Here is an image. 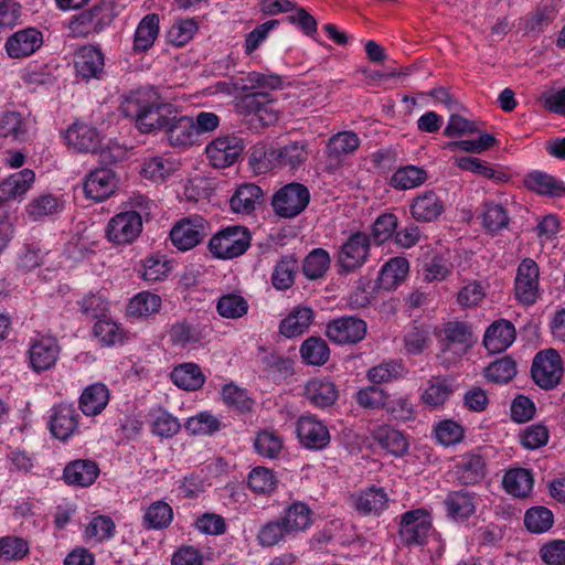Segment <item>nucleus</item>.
I'll return each mask as SVG.
<instances>
[{
	"label": "nucleus",
	"instance_id": "473e14b6",
	"mask_svg": "<svg viewBox=\"0 0 565 565\" xmlns=\"http://www.w3.org/2000/svg\"><path fill=\"white\" fill-rule=\"evenodd\" d=\"M35 174L30 169L11 174L0 184V203L15 199L25 193L34 182Z\"/></svg>",
	"mask_w": 565,
	"mask_h": 565
},
{
	"label": "nucleus",
	"instance_id": "a878e982",
	"mask_svg": "<svg viewBox=\"0 0 565 565\" xmlns=\"http://www.w3.org/2000/svg\"><path fill=\"white\" fill-rule=\"evenodd\" d=\"M356 511L363 515H380L387 507V494L383 488L370 487L353 495Z\"/></svg>",
	"mask_w": 565,
	"mask_h": 565
},
{
	"label": "nucleus",
	"instance_id": "393cba45",
	"mask_svg": "<svg viewBox=\"0 0 565 565\" xmlns=\"http://www.w3.org/2000/svg\"><path fill=\"white\" fill-rule=\"evenodd\" d=\"M99 475V468L92 460H74L66 465L63 479L70 486L88 487L95 482Z\"/></svg>",
	"mask_w": 565,
	"mask_h": 565
},
{
	"label": "nucleus",
	"instance_id": "37998d69",
	"mask_svg": "<svg viewBox=\"0 0 565 565\" xmlns=\"http://www.w3.org/2000/svg\"><path fill=\"white\" fill-rule=\"evenodd\" d=\"M409 264L404 257L391 258L381 269L379 281L385 289L395 288L408 274Z\"/></svg>",
	"mask_w": 565,
	"mask_h": 565
},
{
	"label": "nucleus",
	"instance_id": "f8f14e48",
	"mask_svg": "<svg viewBox=\"0 0 565 565\" xmlns=\"http://www.w3.org/2000/svg\"><path fill=\"white\" fill-rule=\"evenodd\" d=\"M516 299L525 306L533 305L539 296V266L531 258L521 262L514 286Z\"/></svg>",
	"mask_w": 565,
	"mask_h": 565
},
{
	"label": "nucleus",
	"instance_id": "4be33fe9",
	"mask_svg": "<svg viewBox=\"0 0 565 565\" xmlns=\"http://www.w3.org/2000/svg\"><path fill=\"white\" fill-rule=\"evenodd\" d=\"M515 335L513 323L501 319L488 327L483 337V345L490 353H499L507 350L514 342Z\"/></svg>",
	"mask_w": 565,
	"mask_h": 565
},
{
	"label": "nucleus",
	"instance_id": "4c0bfd02",
	"mask_svg": "<svg viewBox=\"0 0 565 565\" xmlns=\"http://www.w3.org/2000/svg\"><path fill=\"white\" fill-rule=\"evenodd\" d=\"M170 376L178 387L185 391H195L200 388L205 381L200 366L195 363H183L175 366Z\"/></svg>",
	"mask_w": 565,
	"mask_h": 565
},
{
	"label": "nucleus",
	"instance_id": "f03ea898",
	"mask_svg": "<svg viewBox=\"0 0 565 565\" xmlns=\"http://www.w3.org/2000/svg\"><path fill=\"white\" fill-rule=\"evenodd\" d=\"M252 236L247 227L227 226L214 234L210 242V252L217 258L232 259L243 255L250 245Z\"/></svg>",
	"mask_w": 565,
	"mask_h": 565
},
{
	"label": "nucleus",
	"instance_id": "3c124183",
	"mask_svg": "<svg viewBox=\"0 0 565 565\" xmlns=\"http://www.w3.org/2000/svg\"><path fill=\"white\" fill-rule=\"evenodd\" d=\"M26 124L18 111H7L0 117V136L12 140L26 138Z\"/></svg>",
	"mask_w": 565,
	"mask_h": 565
},
{
	"label": "nucleus",
	"instance_id": "412c9836",
	"mask_svg": "<svg viewBox=\"0 0 565 565\" xmlns=\"http://www.w3.org/2000/svg\"><path fill=\"white\" fill-rule=\"evenodd\" d=\"M409 210L414 220L428 223L444 213L445 204L435 191L427 190L413 199Z\"/></svg>",
	"mask_w": 565,
	"mask_h": 565
},
{
	"label": "nucleus",
	"instance_id": "7ed1b4c3",
	"mask_svg": "<svg viewBox=\"0 0 565 565\" xmlns=\"http://www.w3.org/2000/svg\"><path fill=\"white\" fill-rule=\"evenodd\" d=\"M114 17V3L109 0H102L89 10L72 18L70 21L71 33L73 36L82 38L99 33L113 22Z\"/></svg>",
	"mask_w": 565,
	"mask_h": 565
},
{
	"label": "nucleus",
	"instance_id": "8fccbe9b",
	"mask_svg": "<svg viewBox=\"0 0 565 565\" xmlns=\"http://www.w3.org/2000/svg\"><path fill=\"white\" fill-rule=\"evenodd\" d=\"M516 375L515 361L509 356H502L490 363L484 370V376L497 384H507Z\"/></svg>",
	"mask_w": 565,
	"mask_h": 565
},
{
	"label": "nucleus",
	"instance_id": "13d9d810",
	"mask_svg": "<svg viewBox=\"0 0 565 565\" xmlns=\"http://www.w3.org/2000/svg\"><path fill=\"white\" fill-rule=\"evenodd\" d=\"M360 146V139L356 134L352 131H344L334 135L330 138L328 150L330 156L341 157L352 153Z\"/></svg>",
	"mask_w": 565,
	"mask_h": 565
},
{
	"label": "nucleus",
	"instance_id": "39448f33",
	"mask_svg": "<svg viewBox=\"0 0 565 565\" xmlns=\"http://www.w3.org/2000/svg\"><path fill=\"white\" fill-rule=\"evenodd\" d=\"M531 375L543 390L554 388L563 376V360L554 349L537 352L532 361Z\"/></svg>",
	"mask_w": 565,
	"mask_h": 565
},
{
	"label": "nucleus",
	"instance_id": "0eeeda50",
	"mask_svg": "<svg viewBox=\"0 0 565 565\" xmlns=\"http://www.w3.org/2000/svg\"><path fill=\"white\" fill-rule=\"evenodd\" d=\"M142 232L140 215L124 210L114 215L106 227V237L117 245H128L135 242Z\"/></svg>",
	"mask_w": 565,
	"mask_h": 565
},
{
	"label": "nucleus",
	"instance_id": "a19ab883",
	"mask_svg": "<svg viewBox=\"0 0 565 565\" xmlns=\"http://www.w3.org/2000/svg\"><path fill=\"white\" fill-rule=\"evenodd\" d=\"M444 504L447 509L448 515L456 520H463L475 512V497L467 491H452L450 492Z\"/></svg>",
	"mask_w": 565,
	"mask_h": 565
},
{
	"label": "nucleus",
	"instance_id": "c03bdc74",
	"mask_svg": "<svg viewBox=\"0 0 565 565\" xmlns=\"http://www.w3.org/2000/svg\"><path fill=\"white\" fill-rule=\"evenodd\" d=\"M374 437L382 448L396 457L403 456L408 449V441L399 430L381 427L376 430Z\"/></svg>",
	"mask_w": 565,
	"mask_h": 565
},
{
	"label": "nucleus",
	"instance_id": "5701e85b",
	"mask_svg": "<svg viewBox=\"0 0 565 565\" xmlns=\"http://www.w3.org/2000/svg\"><path fill=\"white\" fill-rule=\"evenodd\" d=\"M455 469L462 486H473L486 477V459L479 454L468 452L460 457Z\"/></svg>",
	"mask_w": 565,
	"mask_h": 565
},
{
	"label": "nucleus",
	"instance_id": "79ce46f5",
	"mask_svg": "<svg viewBox=\"0 0 565 565\" xmlns=\"http://www.w3.org/2000/svg\"><path fill=\"white\" fill-rule=\"evenodd\" d=\"M298 270V260L294 255L282 256L276 264L271 284L277 290H287L295 282V276Z\"/></svg>",
	"mask_w": 565,
	"mask_h": 565
},
{
	"label": "nucleus",
	"instance_id": "864d4df0",
	"mask_svg": "<svg viewBox=\"0 0 565 565\" xmlns=\"http://www.w3.org/2000/svg\"><path fill=\"white\" fill-rule=\"evenodd\" d=\"M173 519L172 508L163 501L152 503L143 515V522L148 529L168 527Z\"/></svg>",
	"mask_w": 565,
	"mask_h": 565
},
{
	"label": "nucleus",
	"instance_id": "9b49d317",
	"mask_svg": "<svg viewBox=\"0 0 565 565\" xmlns=\"http://www.w3.org/2000/svg\"><path fill=\"white\" fill-rule=\"evenodd\" d=\"M206 236L204 220L200 216L182 218L171 230L172 244L180 250L192 249Z\"/></svg>",
	"mask_w": 565,
	"mask_h": 565
},
{
	"label": "nucleus",
	"instance_id": "f3484780",
	"mask_svg": "<svg viewBox=\"0 0 565 565\" xmlns=\"http://www.w3.org/2000/svg\"><path fill=\"white\" fill-rule=\"evenodd\" d=\"M74 65L82 78H99L105 66L104 54L98 46L83 45L74 54Z\"/></svg>",
	"mask_w": 565,
	"mask_h": 565
},
{
	"label": "nucleus",
	"instance_id": "a18cd8bd",
	"mask_svg": "<svg viewBox=\"0 0 565 565\" xmlns=\"http://www.w3.org/2000/svg\"><path fill=\"white\" fill-rule=\"evenodd\" d=\"M160 307V296L150 291H141L129 301L127 311L129 316L141 318L158 313Z\"/></svg>",
	"mask_w": 565,
	"mask_h": 565
},
{
	"label": "nucleus",
	"instance_id": "0e129e2a",
	"mask_svg": "<svg viewBox=\"0 0 565 565\" xmlns=\"http://www.w3.org/2000/svg\"><path fill=\"white\" fill-rule=\"evenodd\" d=\"M256 451L267 458H276L282 448L281 438L274 431H260L254 441Z\"/></svg>",
	"mask_w": 565,
	"mask_h": 565
},
{
	"label": "nucleus",
	"instance_id": "c9c22d12",
	"mask_svg": "<svg viewBox=\"0 0 565 565\" xmlns=\"http://www.w3.org/2000/svg\"><path fill=\"white\" fill-rule=\"evenodd\" d=\"M428 173L424 168L407 164L398 168L390 179V185L395 190H411L427 181Z\"/></svg>",
	"mask_w": 565,
	"mask_h": 565
},
{
	"label": "nucleus",
	"instance_id": "4d7b16f0",
	"mask_svg": "<svg viewBox=\"0 0 565 565\" xmlns=\"http://www.w3.org/2000/svg\"><path fill=\"white\" fill-rule=\"evenodd\" d=\"M152 433L157 436L170 438L180 431L181 424L177 417L164 409H158L153 413Z\"/></svg>",
	"mask_w": 565,
	"mask_h": 565
},
{
	"label": "nucleus",
	"instance_id": "ea45409f",
	"mask_svg": "<svg viewBox=\"0 0 565 565\" xmlns=\"http://www.w3.org/2000/svg\"><path fill=\"white\" fill-rule=\"evenodd\" d=\"M159 33V15L147 14L138 24L135 33L134 50L138 52L148 51L154 43Z\"/></svg>",
	"mask_w": 565,
	"mask_h": 565
},
{
	"label": "nucleus",
	"instance_id": "052dcab7",
	"mask_svg": "<svg viewBox=\"0 0 565 565\" xmlns=\"http://www.w3.org/2000/svg\"><path fill=\"white\" fill-rule=\"evenodd\" d=\"M277 484L273 470L265 467H255L248 475V487L258 493L274 491Z\"/></svg>",
	"mask_w": 565,
	"mask_h": 565
},
{
	"label": "nucleus",
	"instance_id": "bb28decb",
	"mask_svg": "<svg viewBox=\"0 0 565 565\" xmlns=\"http://www.w3.org/2000/svg\"><path fill=\"white\" fill-rule=\"evenodd\" d=\"M523 182L527 190L540 195L562 196L565 191L563 181L540 170L529 172Z\"/></svg>",
	"mask_w": 565,
	"mask_h": 565
},
{
	"label": "nucleus",
	"instance_id": "72a5a7b5",
	"mask_svg": "<svg viewBox=\"0 0 565 565\" xmlns=\"http://www.w3.org/2000/svg\"><path fill=\"white\" fill-rule=\"evenodd\" d=\"M281 77L276 74L252 72L236 81L235 88L242 93L267 92L281 86Z\"/></svg>",
	"mask_w": 565,
	"mask_h": 565
},
{
	"label": "nucleus",
	"instance_id": "2f4dec72",
	"mask_svg": "<svg viewBox=\"0 0 565 565\" xmlns=\"http://www.w3.org/2000/svg\"><path fill=\"white\" fill-rule=\"evenodd\" d=\"M109 392L106 385L95 383L87 386L79 397V408L87 416H95L106 407Z\"/></svg>",
	"mask_w": 565,
	"mask_h": 565
},
{
	"label": "nucleus",
	"instance_id": "6ab92c4d",
	"mask_svg": "<svg viewBox=\"0 0 565 565\" xmlns=\"http://www.w3.org/2000/svg\"><path fill=\"white\" fill-rule=\"evenodd\" d=\"M42 43V33L34 28H26L8 38L6 51L12 58L26 57L40 49Z\"/></svg>",
	"mask_w": 565,
	"mask_h": 565
},
{
	"label": "nucleus",
	"instance_id": "c756f323",
	"mask_svg": "<svg viewBox=\"0 0 565 565\" xmlns=\"http://www.w3.org/2000/svg\"><path fill=\"white\" fill-rule=\"evenodd\" d=\"M315 316V311L309 307H296L281 320L279 331L286 338L298 337L310 327Z\"/></svg>",
	"mask_w": 565,
	"mask_h": 565
},
{
	"label": "nucleus",
	"instance_id": "6e6d98bb",
	"mask_svg": "<svg viewBox=\"0 0 565 565\" xmlns=\"http://www.w3.org/2000/svg\"><path fill=\"white\" fill-rule=\"evenodd\" d=\"M281 519L271 520L260 526L257 541L263 547H270L290 535L288 529L282 524Z\"/></svg>",
	"mask_w": 565,
	"mask_h": 565
},
{
	"label": "nucleus",
	"instance_id": "1a4fd4ad",
	"mask_svg": "<svg viewBox=\"0 0 565 565\" xmlns=\"http://www.w3.org/2000/svg\"><path fill=\"white\" fill-rule=\"evenodd\" d=\"M243 150V139L231 135L214 139L207 145L205 152L211 164L220 169L234 164Z\"/></svg>",
	"mask_w": 565,
	"mask_h": 565
},
{
	"label": "nucleus",
	"instance_id": "c85d7f7f",
	"mask_svg": "<svg viewBox=\"0 0 565 565\" xmlns=\"http://www.w3.org/2000/svg\"><path fill=\"white\" fill-rule=\"evenodd\" d=\"M66 140L70 146L81 152H95L99 147L98 131L84 124H75L67 129Z\"/></svg>",
	"mask_w": 565,
	"mask_h": 565
},
{
	"label": "nucleus",
	"instance_id": "b1692460",
	"mask_svg": "<svg viewBox=\"0 0 565 565\" xmlns=\"http://www.w3.org/2000/svg\"><path fill=\"white\" fill-rule=\"evenodd\" d=\"M305 395L312 405L326 408L337 402L339 392L331 380L313 377L307 382Z\"/></svg>",
	"mask_w": 565,
	"mask_h": 565
},
{
	"label": "nucleus",
	"instance_id": "dca6fc26",
	"mask_svg": "<svg viewBox=\"0 0 565 565\" xmlns=\"http://www.w3.org/2000/svg\"><path fill=\"white\" fill-rule=\"evenodd\" d=\"M273 99L268 92H253L242 98V109L252 115V121L257 120L263 127L278 120V113L271 106Z\"/></svg>",
	"mask_w": 565,
	"mask_h": 565
},
{
	"label": "nucleus",
	"instance_id": "69168bd1",
	"mask_svg": "<svg viewBox=\"0 0 565 565\" xmlns=\"http://www.w3.org/2000/svg\"><path fill=\"white\" fill-rule=\"evenodd\" d=\"M198 30V23L193 19L177 21L168 31L167 39L174 46L185 45Z\"/></svg>",
	"mask_w": 565,
	"mask_h": 565
},
{
	"label": "nucleus",
	"instance_id": "e433bc0d",
	"mask_svg": "<svg viewBox=\"0 0 565 565\" xmlns=\"http://www.w3.org/2000/svg\"><path fill=\"white\" fill-rule=\"evenodd\" d=\"M269 157L282 167L295 169L307 160L308 152L303 141H292L278 149H271Z\"/></svg>",
	"mask_w": 565,
	"mask_h": 565
},
{
	"label": "nucleus",
	"instance_id": "f704fd0d",
	"mask_svg": "<svg viewBox=\"0 0 565 565\" xmlns=\"http://www.w3.org/2000/svg\"><path fill=\"white\" fill-rule=\"evenodd\" d=\"M290 534L307 530L312 524V511L308 504L296 501L291 503L280 518Z\"/></svg>",
	"mask_w": 565,
	"mask_h": 565
},
{
	"label": "nucleus",
	"instance_id": "09e8293b",
	"mask_svg": "<svg viewBox=\"0 0 565 565\" xmlns=\"http://www.w3.org/2000/svg\"><path fill=\"white\" fill-rule=\"evenodd\" d=\"M329 253L323 248H315L302 263V273L308 279H318L324 276L330 267Z\"/></svg>",
	"mask_w": 565,
	"mask_h": 565
},
{
	"label": "nucleus",
	"instance_id": "603ef678",
	"mask_svg": "<svg viewBox=\"0 0 565 565\" xmlns=\"http://www.w3.org/2000/svg\"><path fill=\"white\" fill-rule=\"evenodd\" d=\"M508 211L498 203H486L482 212V225L490 233H498L509 225Z\"/></svg>",
	"mask_w": 565,
	"mask_h": 565
},
{
	"label": "nucleus",
	"instance_id": "ddd939ff",
	"mask_svg": "<svg viewBox=\"0 0 565 565\" xmlns=\"http://www.w3.org/2000/svg\"><path fill=\"white\" fill-rule=\"evenodd\" d=\"M118 178L109 168H97L88 173L84 181L86 198L100 202L108 199L116 190Z\"/></svg>",
	"mask_w": 565,
	"mask_h": 565
},
{
	"label": "nucleus",
	"instance_id": "423d86ee",
	"mask_svg": "<svg viewBox=\"0 0 565 565\" xmlns=\"http://www.w3.org/2000/svg\"><path fill=\"white\" fill-rule=\"evenodd\" d=\"M431 529L429 513L419 508L405 512L399 522V537L407 546L423 545Z\"/></svg>",
	"mask_w": 565,
	"mask_h": 565
},
{
	"label": "nucleus",
	"instance_id": "a211bd4d",
	"mask_svg": "<svg viewBox=\"0 0 565 565\" xmlns=\"http://www.w3.org/2000/svg\"><path fill=\"white\" fill-rule=\"evenodd\" d=\"M171 117L163 130L169 143L172 147L191 146L196 137L194 119L179 113L175 106Z\"/></svg>",
	"mask_w": 565,
	"mask_h": 565
},
{
	"label": "nucleus",
	"instance_id": "20e7f679",
	"mask_svg": "<svg viewBox=\"0 0 565 565\" xmlns=\"http://www.w3.org/2000/svg\"><path fill=\"white\" fill-rule=\"evenodd\" d=\"M310 202L308 188L299 182L281 186L271 198L275 213L284 218H294L302 213Z\"/></svg>",
	"mask_w": 565,
	"mask_h": 565
},
{
	"label": "nucleus",
	"instance_id": "680f3d73",
	"mask_svg": "<svg viewBox=\"0 0 565 565\" xmlns=\"http://www.w3.org/2000/svg\"><path fill=\"white\" fill-rule=\"evenodd\" d=\"M116 525L110 516L98 515L93 518L85 530L86 539L103 542L109 540L115 532Z\"/></svg>",
	"mask_w": 565,
	"mask_h": 565
},
{
	"label": "nucleus",
	"instance_id": "cd10ccee",
	"mask_svg": "<svg viewBox=\"0 0 565 565\" xmlns=\"http://www.w3.org/2000/svg\"><path fill=\"white\" fill-rule=\"evenodd\" d=\"M264 201L263 190L255 183L239 185L231 198V209L235 213L249 214Z\"/></svg>",
	"mask_w": 565,
	"mask_h": 565
},
{
	"label": "nucleus",
	"instance_id": "49530a36",
	"mask_svg": "<svg viewBox=\"0 0 565 565\" xmlns=\"http://www.w3.org/2000/svg\"><path fill=\"white\" fill-rule=\"evenodd\" d=\"M300 354L307 364L323 365L330 356L327 342L320 337H310L300 347Z\"/></svg>",
	"mask_w": 565,
	"mask_h": 565
},
{
	"label": "nucleus",
	"instance_id": "338daca9",
	"mask_svg": "<svg viewBox=\"0 0 565 565\" xmlns=\"http://www.w3.org/2000/svg\"><path fill=\"white\" fill-rule=\"evenodd\" d=\"M184 428L192 435H210L220 428V420L210 413H200L190 417Z\"/></svg>",
	"mask_w": 565,
	"mask_h": 565
},
{
	"label": "nucleus",
	"instance_id": "6e6552de",
	"mask_svg": "<svg viewBox=\"0 0 565 565\" xmlns=\"http://www.w3.org/2000/svg\"><path fill=\"white\" fill-rule=\"evenodd\" d=\"M365 333V321L353 316L333 319L326 326L327 338L337 344H355L364 339Z\"/></svg>",
	"mask_w": 565,
	"mask_h": 565
},
{
	"label": "nucleus",
	"instance_id": "f257e3e1",
	"mask_svg": "<svg viewBox=\"0 0 565 565\" xmlns=\"http://www.w3.org/2000/svg\"><path fill=\"white\" fill-rule=\"evenodd\" d=\"M120 110L125 117L135 119L139 131L152 132L164 130L174 105L163 102L152 87H141L125 96Z\"/></svg>",
	"mask_w": 565,
	"mask_h": 565
},
{
	"label": "nucleus",
	"instance_id": "2eb2a0df",
	"mask_svg": "<svg viewBox=\"0 0 565 565\" xmlns=\"http://www.w3.org/2000/svg\"><path fill=\"white\" fill-rule=\"evenodd\" d=\"M296 431L300 443L309 449H323L330 443L328 427L315 416L299 417Z\"/></svg>",
	"mask_w": 565,
	"mask_h": 565
},
{
	"label": "nucleus",
	"instance_id": "e2e57ef3",
	"mask_svg": "<svg viewBox=\"0 0 565 565\" xmlns=\"http://www.w3.org/2000/svg\"><path fill=\"white\" fill-rule=\"evenodd\" d=\"M387 394L375 385H370L358 391L355 402L365 409H380L386 405Z\"/></svg>",
	"mask_w": 565,
	"mask_h": 565
},
{
	"label": "nucleus",
	"instance_id": "58836bf2",
	"mask_svg": "<svg viewBox=\"0 0 565 565\" xmlns=\"http://www.w3.org/2000/svg\"><path fill=\"white\" fill-rule=\"evenodd\" d=\"M556 17V8L554 4H544L537 7L535 11L520 19L519 28L525 33H540L550 25Z\"/></svg>",
	"mask_w": 565,
	"mask_h": 565
},
{
	"label": "nucleus",
	"instance_id": "4468645a",
	"mask_svg": "<svg viewBox=\"0 0 565 565\" xmlns=\"http://www.w3.org/2000/svg\"><path fill=\"white\" fill-rule=\"evenodd\" d=\"M61 348L57 340L52 337H40L32 340L29 348L31 367L40 373L52 369L60 355Z\"/></svg>",
	"mask_w": 565,
	"mask_h": 565
},
{
	"label": "nucleus",
	"instance_id": "5fc2aeb1",
	"mask_svg": "<svg viewBox=\"0 0 565 565\" xmlns=\"http://www.w3.org/2000/svg\"><path fill=\"white\" fill-rule=\"evenodd\" d=\"M221 317L227 319H238L247 313L248 303L244 297L236 294L223 295L216 305Z\"/></svg>",
	"mask_w": 565,
	"mask_h": 565
},
{
	"label": "nucleus",
	"instance_id": "bf43d9fd",
	"mask_svg": "<svg viewBox=\"0 0 565 565\" xmlns=\"http://www.w3.org/2000/svg\"><path fill=\"white\" fill-rule=\"evenodd\" d=\"M397 228V217L392 213L381 214L372 225L370 239L375 244H383L388 241Z\"/></svg>",
	"mask_w": 565,
	"mask_h": 565
},
{
	"label": "nucleus",
	"instance_id": "de8ad7c7",
	"mask_svg": "<svg viewBox=\"0 0 565 565\" xmlns=\"http://www.w3.org/2000/svg\"><path fill=\"white\" fill-rule=\"evenodd\" d=\"M554 523L552 511L545 507L536 505L526 510L524 514V525L533 534L547 532Z\"/></svg>",
	"mask_w": 565,
	"mask_h": 565
},
{
	"label": "nucleus",
	"instance_id": "aec40b11",
	"mask_svg": "<svg viewBox=\"0 0 565 565\" xmlns=\"http://www.w3.org/2000/svg\"><path fill=\"white\" fill-rule=\"evenodd\" d=\"M77 425L78 414L73 405L61 403L52 408L50 430L55 438L68 439L75 433Z\"/></svg>",
	"mask_w": 565,
	"mask_h": 565
},
{
	"label": "nucleus",
	"instance_id": "9d476101",
	"mask_svg": "<svg viewBox=\"0 0 565 565\" xmlns=\"http://www.w3.org/2000/svg\"><path fill=\"white\" fill-rule=\"evenodd\" d=\"M370 253V236L363 232H354L342 244L338 262L345 271L360 268L367 259Z\"/></svg>",
	"mask_w": 565,
	"mask_h": 565
},
{
	"label": "nucleus",
	"instance_id": "774afa93",
	"mask_svg": "<svg viewBox=\"0 0 565 565\" xmlns=\"http://www.w3.org/2000/svg\"><path fill=\"white\" fill-rule=\"evenodd\" d=\"M222 395L224 402L230 406L244 413L252 408L253 401L248 397L245 390L239 388L233 383L223 386Z\"/></svg>",
	"mask_w": 565,
	"mask_h": 565
},
{
	"label": "nucleus",
	"instance_id": "7c9ffc66",
	"mask_svg": "<svg viewBox=\"0 0 565 565\" xmlns=\"http://www.w3.org/2000/svg\"><path fill=\"white\" fill-rule=\"evenodd\" d=\"M533 475L525 468L508 470L502 479L504 490L515 498H527L533 489Z\"/></svg>",
	"mask_w": 565,
	"mask_h": 565
}]
</instances>
